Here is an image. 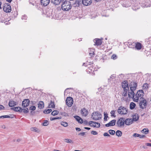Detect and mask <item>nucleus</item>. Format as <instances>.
Masks as SVG:
<instances>
[{
	"instance_id": "obj_1",
	"label": "nucleus",
	"mask_w": 151,
	"mask_h": 151,
	"mask_svg": "<svg viewBox=\"0 0 151 151\" xmlns=\"http://www.w3.org/2000/svg\"><path fill=\"white\" fill-rule=\"evenodd\" d=\"M70 3L69 1H65L62 4L61 8L63 11H68L71 8Z\"/></svg>"
},
{
	"instance_id": "obj_2",
	"label": "nucleus",
	"mask_w": 151,
	"mask_h": 151,
	"mask_svg": "<svg viewBox=\"0 0 151 151\" xmlns=\"http://www.w3.org/2000/svg\"><path fill=\"white\" fill-rule=\"evenodd\" d=\"M144 93L142 90H140L138 91L135 95L134 97V101L137 102L139 99H142L144 96Z\"/></svg>"
},
{
	"instance_id": "obj_3",
	"label": "nucleus",
	"mask_w": 151,
	"mask_h": 151,
	"mask_svg": "<svg viewBox=\"0 0 151 151\" xmlns=\"http://www.w3.org/2000/svg\"><path fill=\"white\" fill-rule=\"evenodd\" d=\"M101 114L98 112H95L91 115L92 118L94 120H98L101 118Z\"/></svg>"
},
{
	"instance_id": "obj_4",
	"label": "nucleus",
	"mask_w": 151,
	"mask_h": 151,
	"mask_svg": "<svg viewBox=\"0 0 151 151\" xmlns=\"http://www.w3.org/2000/svg\"><path fill=\"white\" fill-rule=\"evenodd\" d=\"M118 112L120 114H126L128 112L127 109L124 107H119L117 110Z\"/></svg>"
},
{
	"instance_id": "obj_5",
	"label": "nucleus",
	"mask_w": 151,
	"mask_h": 151,
	"mask_svg": "<svg viewBox=\"0 0 151 151\" xmlns=\"http://www.w3.org/2000/svg\"><path fill=\"white\" fill-rule=\"evenodd\" d=\"M125 119L122 117L120 118L117 121L116 125L118 127H123L125 123Z\"/></svg>"
},
{
	"instance_id": "obj_6",
	"label": "nucleus",
	"mask_w": 151,
	"mask_h": 151,
	"mask_svg": "<svg viewBox=\"0 0 151 151\" xmlns=\"http://www.w3.org/2000/svg\"><path fill=\"white\" fill-rule=\"evenodd\" d=\"M147 104V102L146 100L142 98L139 103V105L140 108L142 109L145 108Z\"/></svg>"
},
{
	"instance_id": "obj_7",
	"label": "nucleus",
	"mask_w": 151,
	"mask_h": 151,
	"mask_svg": "<svg viewBox=\"0 0 151 151\" xmlns=\"http://www.w3.org/2000/svg\"><path fill=\"white\" fill-rule=\"evenodd\" d=\"M66 104L68 107H71L73 103V99L70 97H67L66 100Z\"/></svg>"
},
{
	"instance_id": "obj_8",
	"label": "nucleus",
	"mask_w": 151,
	"mask_h": 151,
	"mask_svg": "<svg viewBox=\"0 0 151 151\" xmlns=\"http://www.w3.org/2000/svg\"><path fill=\"white\" fill-rule=\"evenodd\" d=\"M3 10L6 13H9L11 11V8L10 5L8 4H4L3 7Z\"/></svg>"
},
{
	"instance_id": "obj_9",
	"label": "nucleus",
	"mask_w": 151,
	"mask_h": 151,
	"mask_svg": "<svg viewBox=\"0 0 151 151\" xmlns=\"http://www.w3.org/2000/svg\"><path fill=\"white\" fill-rule=\"evenodd\" d=\"M29 104V99H25L22 103V106L24 107L28 106Z\"/></svg>"
},
{
	"instance_id": "obj_10",
	"label": "nucleus",
	"mask_w": 151,
	"mask_h": 151,
	"mask_svg": "<svg viewBox=\"0 0 151 151\" xmlns=\"http://www.w3.org/2000/svg\"><path fill=\"white\" fill-rule=\"evenodd\" d=\"M129 86L131 90L132 91H134L136 89L137 84L134 82H132L130 85H129Z\"/></svg>"
},
{
	"instance_id": "obj_11",
	"label": "nucleus",
	"mask_w": 151,
	"mask_h": 151,
	"mask_svg": "<svg viewBox=\"0 0 151 151\" xmlns=\"http://www.w3.org/2000/svg\"><path fill=\"white\" fill-rule=\"evenodd\" d=\"M122 87L124 91H127L129 89L128 83L127 81H124L122 83Z\"/></svg>"
},
{
	"instance_id": "obj_12",
	"label": "nucleus",
	"mask_w": 151,
	"mask_h": 151,
	"mask_svg": "<svg viewBox=\"0 0 151 151\" xmlns=\"http://www.w3.org/2000/svg\"><path fill=\"white\" fill-rule=\"evenodd\" d=\"M81 112L82 116L86 117L88 114V111L85 108H83L81 110Z\"/></svg>"
},
{
	"instance_id": "obj_13",
	"label": "nucleus",
	"mask_w": 151,
	"mask_h": 151,
	"mask_svg": "<svg viewBox=\"0 0 151 151\" xmlns=\"http://www.w3.org/2000/svg\"><path fill=\"white\" fill-rule=\"evenodd\" d=\"M116 121L113 119L110 122L108 123L105 124V126L106 127L112 126H114L116 123Z\"/></svg>"
},
{
	"instance_id": "obj_14",
	"label": "nucleus",
	"mask_w": 151,
	"mask_h": 151,
	"mask_svg": "<svg viewBox=\"0 0 151 151\" xmlns=\"http://www.w3.org/2000/svg\"><path fill=\"white\" fill-rule=\"evenodd\" d=\"M83 4L86 6L90 5L92 3V0H82Z\"/></svg>"
},
{
	"instance_id": "obj_15",
	"label": "nucleus",
	"mask_w": 151,
	"mask_h": 151,
	"mask_svg": "<svg viewBox=\"0 0 151 151\" xmlns=\"http://www.w3.org/2000/svg\"><path fill=\"white\" fill-rule=\"evenodd\" d=\"M133 119L131 118L127 119L125 121V123L127 125H129L132 124L133 122Z\"/></svg>"
},
{
	"instance_id": "obj_16",
	"label": "nucleus",
	"mask_w": 151,
	"mask_h": 151,
	"mask_svg": "<svg viewBox=\"0 0 151 151\" xmlns=\"http://www.w3.org/2000/svg\"><path fill=\"white\" fill-rule=\"evenodd\" d=\"M50 0H41L40 2L41 4L44 6H47L49 3Z\"/></svg>"
},
{
	"instance_id": "obj_17",
	"label": "nucleus",
	"mask_w": 151,
	"mask_h": 151,
	"mask_svg": "<svg viewBox=\"0 0 151 151\" xmlns=\"http://www.w3.org/2000/svg\"><path fill=\"white\" fill-rule=\"evenodd\" d=\"M11 109L16 111H19V112H22V109L19 107H16L12 108Z\"/></svg>"
},
{
	"instance_id": "obj_18",
	"label": "nucleus",
	"mask_w": 151,
	"mask_h": 151,
	"mask_svg": "<svg viewBox=\"0 0 151 151\" xmlns=\"http://www.w3.org/2000/svg\"><path fill=\"white\" fill-rule=\"evenodd\" d=\"M139 118V116L137 114H135L133 116L132 118V119H133V121H136L138 120Z\"/></svg>"
},
{
	"instance_id": "obj_19",
	"label": "nucleus",
	"mask_w": 151,
	"mask_h": 151,
	"mask_svg": "<svg viewBox=\"0 0 151 151\" xmlns=\"http://www.w3.org/2000/svg\"><path fill=\"white\" fill-rule=\"evenodd\" d=\"M17 105V103L13 101H9V105L10 107H13Z\"/></svg>"
},
{
	"instance_id": "obj_20",
	"label": "nucleus",
	"mask_w": 151,
	"mask_h": 151,
	"mask_svg": "<svg viewBox=\"0 0 151 151\" xmlns=\"http://www.w3.org/2000/svg\"><path fill=\"white\" fill-rule=\"evenodd\" d=\"M76 120L79 123L82 124L83 123L82 119L78 116H76L74 117Z\"/></svg>"
},
{
	"instance_id": "obj_21",
	"label": "nucleus",
	"mask_w": 151,
	"mask_h": 151,
	"mask_svg": "<svg viewBox=\"0 0 151 151\" xmlns=\"http://www.w3.org/2000/svg\"><path fill=\"white\" fill-rule=\"evenodd\" d=\"M61 1V0H51V2L53 3L55 5L59 4Z\"/></svg>"
},
{
	"instance_id": "obj_22",
	"label": "nucleus",
	"mask_w": 151,
	"mask_h": 151,
	"mask_svg": "<svg viewBox=\"0 0 151 151\" xmlns=\"http://www.w3.org/2000/svg\"><path fill=\"white\" fill-rule=\"evenodd\" d=\"M129 97L130 98H132L134 100V91H132L131 90V92H129L128 94Z\"/></svg>"
},
{
	"instance_id": "obj_23",
	"label": "nucleus",
	"mask_w": 151,
	"mask_h": 151,
	"mask_svg": "<svg viewBox=\"0 0 151 151\" xmlns=\"http://www.w3.org/2000/svg\"><path fill=\"white\" fill-rule=\"evenodd\" d=\"M44 107V104L43 102L42 101H40L38 104V108L41 109H42Z\"/></svg>"
},
{
	"instance_id": "obj_24",
	"label": "nucleus",
	"mask_w": 151,
	"mask_h": 151,
	"mask_svg": "<svg viewBox=\"0 0 151 151\" xmlns=\"http://www.w3.org/2000/svg\"><path fill=\"white\" fill-rule=\"evenodd\" d=\"M135 47L137 50H139L142 48L141 44L139 42H138L136 44Z\"/></svg>"
},
{
	"instance_id": "obj_25",
	"label": "nucleus",
	"mask_w": 151,
	"mask_h": 151,
	"mask_svg": "<svg viewBox=\"0 0 151 151\" xmlns=\"http://www.w3.org/2000/svg\"><path fill=\"white\" fill-rule=\"evenodd\" d=\"M96 45H101L102 43L101 40L100 39H97L95 40Z\"/></svg>"
},
{
	"instance_id": "obj_26",
	"label": "nucleus",
	"mask_w": 151,
	"mask_h": 151,
	"mask_svg": "<svg viewBox=\"0 0 151 151\" xmlns=\"http://www.w3.org/2000/svg\"><path fill=\"white\" fill-rule=\"evenodd\" d=\"M30 129L32 131L37 132H40V130L39 129L35 127H32Z\"/></svg>"
},
{
	"instance_id": "obj_27",
	"label": "nucleus",
	"mask_w": 151,
	"mask_h": 151,
	"mask_svg": "<svg viewBox=\"0 0 151 151\" xmlns=\"http://www.w3.org/2000/svg\"><path fill=\"white\" fill-rule=\"evenodd\" d=\"M141 132L142 133L146 134L148 133L149 130L147 128H144L141 131Z\"/></svg>"
},
{
	"instance_id": "obj_28",
	"label": "nucleus",
	"mask_w": 151,
	"mask_h": 151,
	"mask_svg": "<svg viewBox=\"0 0 151 151\" xmlns=\"http://www.w3.org/2000/svg\"><path fill=\"white\" fill-rule=\"evenodd\" d=\"M149 85L147 83H144L143 86L142 88L145 90H147L149 88Z\"/></svg>"
},
{
	"instance_id": "obj_29",
	"label": "nucleus",
	"mask_w": 151,
	"mask_h": 151,
	"mask_svg": "<svg viewBox=\"0 0 151 151\" xmlns=\"http://www.w3.org/2000/svg\"><path fill=\"white\" fill-rule=\"evenodd\" d=\"M135 106L136 104L132 102L130 104V109H132L135 108Z\"/></svg>"
},
{
	"instance_id": "obj_30",
	"label": "nucleus",
	"mask_w": 151,
	"mask_h": 151,
	"mask_svg": "<svg viewBox=\"0 0 151 151\" xmlns=\"http://www.w3.org/2000/svg\"><path fill=\"white\" fill-rule=\"evenodd\" d=\"M64 141L65 142H66L67 143H73V141L71 140V139H64Z\"/></svg>"
},
{
	"instance_id": "obj_31",
	"label": "nucleus",
	"mask_w": 151,
	"mask_h": 151,
	"mask_svg": "<svg viewBox=\"0 0 151 151\" xmlns=\"http://www.w3.org/2000/svg\"><path fill=\"white\" fill-rule=\"evenodd\" d=\"M116 135L118 137H120L122 134V132L120 130H117L116 132Z\"/></svg>"
},
{
	"instance_id": "obj_32",
	"label": "nucleus",
	"mask_w": 151,
	"mask_h": 151,
	"mask_svg": "<svg viewBox=\"0 0 151 151\" xmlns=\"http://www.w3.org/2000/svg\"><path fill=\"white\" fill-rule=\"evenodd\" d=\"M49 106L50 108H54L55 107V105L54 102L51 101L50 103L49 104Z\"/></svg>"
},
{
	"instance_id": "obj_33",
	"label": "nucleus",
	"mask_w": 151,
	"mask_h": 151,
	"mask_svg": "<svg viewBox=\"0 0 151 151\" xmlns=\"http://www.w3.org/2000/svg\"><path fill=\"white\" fill-rule=\"evenodd\" d=\"M100 123L98 122H94L93 124V127L99 128L100 127Z\"/></svg>"
},
{
	"instance_id": "obj_34",
	"label": "nucleus",
	"mask_w": 151,
	"mask_h": 151,
	"mask_svg": "<svg viewBox=\"0 0 151 151\" xmlns=\"http://www.w3.org/2000/svg\"><path fill=\"white\" fill-rule=\"evenodd\" d=\"M60 124L64 127H67L68 125V124L67 122H61L60 123Z\"/></svg>"
},
{
	"instance_id": "obj_35",
	"label": "nucleus",
	"mask_w": 151,
	"mask_h": 151,
	"mask_svg": "<svg viewBox=\"0 0 151 151\" xmlns=\"http://www.w3.org/2000/svg\"><path fill=\"white\" fill-rule=\"evenodd\" d=\"M59 112L57 110H54L51 113V114L53 116H55L57 115Z\"/></svg>"
},
{
	"instance_id": "obj_36",
	"label": "nucleus",
	"mask_w": 151,
	"mask_h": 151,
	"mask_svg": "<svg viewBox=\"0 0 151 151\" xmlns=\"http://www.w3.org/2000/svg\"><path fill=\"white\" fill-rule=\"evenodd\" d=\"M52 111L51 109H48L45 110L44 111V112L45 114H48L50 113Z\"/></svg>"
},
{
	"instance_id": "obj_37",
	"label": "nucleus",
	"mask_w": 151,
	"mask_h": 151,
	"mask_svg": "<svg viewBox=\"0 0 151 151\" xmlns=\"http://www.w3.org/2000/svg\"><path fill=\"white\" fill-rule=\"evenodd\" d=\"M49 124V122L48 121L46 120H45L44 122L43 123V125L44 126H47Z\"/></svg>"
},
{
	"instance_id": "obj_38",
	"label": "nucleus",
	"mask_w": 151,
	"mask_h": 151,
	"mask_svg": "<svg viewBox=\"0 0 151 151\" xmlns=\"http://www.w3.org/2000/svg\"><path fill=\"white\" fill-rule=\"evenodd\" d=\"M115 111L113 110H112L110 112V114H111V116H114V117H115L116 116L114 115L115 113Z\"/></svg>"
},
{
	"instance_id": "obj_39",
	"label": "nucleus",
	"mask_w": 151,
	"mask_h": 151,
	"mask_svg": "<svg viewBox=\"0 0 151 151\" xmlns=\"http://www.w3.org/2000/svg\"><path fill=\"white\" fill-rule=\"evenodd\" d=\"M109 133L112 135H114L115 133V131L112 130H109Z\"/></svg>"
},
{
	"instance_id": "obj_40",
	"label": "nucleus",
	"mask_w": 151,
	"mask_h": 151,
	"mask_svg": "<svg viewBox=\"0 0 151 151\" xmlns=\"http://www.w3.org/2000/svg\"><path fill=\"white\" fill-rule=\"evenodd\" d=\"M23 111L24 113H27L29 112V110L27 108H26V109H22V112Z\"/></svg>"
},
{
	"instance_id": "obj_41",
	"label": "nucleus",
	"mask_w": 151,
	"mask_h": 151,
	"mask_svg": "<svg viewBox=\"0 0 151 151\" xmlns=\"http://www.w3.org/2000/svg\"><path fill=\"white\" fill-rule=\"evenodd\" d=\"M104 119L105 120H107V118L108 117L107 114L105 112L104 113Z\"/></svg>"
},
{
	"instance_id": "obj_42",
	"label": "nucleus",
	"mask_w": 151,
	"mask_h": 151,
	"mask_svg": "<svg viewBox=\"0 0 151 151\" xmlns=\"http://www.w3.org/2000/svg\"><path fill=\"white\" fill-rule=\"evenodd\" d=\"M111 58L112 59H113L114 60H115L117 59V56L115 54H113L111 57Z\"/></svg>"
},
{
	"instance_id": "obj_43",
	"label": "nucleus",
	"mask_w": 151,
	"mask_h": 151,
	"mask_svg": "<svg viewBox=\"0 0 151 151\" xmlns=\"http://www.w3.org/2000/svg\"><path fill=\"white\" fill-rule=\"evenodd\" d=\"M91 134L94 135H97L98 134V132L95 131H92L91 132Z\"/></svg>"
},
{
	"instance_id": "obj_44",
	"label": "nucleus",
	"mask_w": 151,
	"mask_h": 151,
	"mask_svg": "<svg viewBox=\"0 0 151 151\" xmlns=\"http://www.w3.org/2000/svg\"><path fill=\"white\" fill-rule=\"evenodd\" d=\"M61 115L64 116H68V114L65 112H62L61 113Z\"/></svg>"
},
{
	"instance_id": "obj_45",
	"label": "nucleus",
	"mask_w": 151,
	"mask_h": 151,
	"mask_svg": "<svg viewBox=\"0 0 151 151\" xmlns=\"http://www.w3.org/2000/svg\"><path fill=\"white\" fill-rule=\"evenodd\" d=\"M133 136L135 137H139V134L136 133H134L133 134Z\"/></svg>"
},
{
	"instance_id": "obj_46",
	"label": "nucleus",
	"mask_w": 151,
	"mask_h": 151,
	"mask_svg": "<svg viewBox=\"0 0 151 151\" xmlns=\"http://www.w3.org/2000/svg\"><path fill=\"white\" fill-rule=\"evenodd\" d=\"M36 109V107L34 106H32L30 107L29 109L30 110H34Z\"/></svg>"
},
{
	"instance_id": "obj_47",
	"label": "nucleus",
	"mask_w": 151,
	"mask_h": 151,
	"mask_svg": "<svg viewBox=\"0 0 151 151\" xmlns=\"http://www.w3.org/2000/svg\"><path fill=\"white\" fill-rule=\"evenodd\" d=\"M10 117L8 115H4L0 116V118H9Z\"/></svg>"
},
{
	"instance_id": "obj_48",
	"label": "nucleus",
	"mask_w": 151,
	"mask_h": 151,
	"mask_svg": "<svg viewBox=\"0 0 151 151\" xmlns=\"http://www.w3.org/2000/svg\"><path fill=\"white\" fill-rule=\"evenodd\" d=\"M85 134L86 132H81L78 134V135L79 136H84V135Z\"/></svg>"
},
{
	"instance_id": "obj_49",
	"label": "nucleus",
	"mask_w": 151,
	"mask_h": 151,
	"mask_svg": "<svg viewBox=\"0 0 151 151\" xmlns=\"http://www.w3.org/2000/svg\"><path fill=\"white\" fill-rule=\"evenodd\" d=\"M104 136H107L108 137H110V135L108 133L105 132L104 134H103Z\"/></svg>"
},
{
	"instance_id": "obj_50",
	"label": "nucleus",
	"mask_w": 151,
	"mask_h": 151,
	"mask_svg": "<svg viewBox=\"0 0 151 151\" xmlns=\"http://www.w3.org/2000/svg\"><path fill=\"white\" fill-rule=\"evenodd\" d=\"M94 122L93 121H90L89 122V124L91 126L93 127V124Z\"/></svg>"
},
{
	"instance_id": "obj_51",
	"label": "nucleus",
	"mask_w": 151,
	"mask_h": 151,
	"mask_svg": "<svg viewBox=\"0 0 151 151\" xmlns=\"http://www.w3.org/2000/svg\"><path fill=\"white\" fill-rule=\"evenodd\" d=\"M145 137V136L144 135H140L139 134V137L140 138H143Z\"/></svg>"
},
{
	"instance_id": "obj_52",
	"label": "nucleus",
	"mask_w": 151,
	"mask_h": 151,
	"mask_svg": "<svg viewBox=\"0 0 151 151\" xmlns=\"http://www.w3.org/2000/svg\"><path fill=\"white\" fill-rule=\"evenodd\" d=\"M127 91H124V92L123 93V95L124 96H125L127 95Z\"/></svg>"
},
{
	"instance_id": "obj_53",
	"label": "nucleus",
	"mask_w": 151,
	"mask_h": 151,
	"mask_svg": "<svg viewBox=\"0 0 151 151\" xmlns=\"http://www.w3.org/2000/svg\"><path fill=\"white\" fill-rule=\"evenodd\" d=\"M145 144L147 146H150V147H151V143H146Z\"/></svg>"
},
{
	"instance_id": "obj_54",
	"label": "nucleus",
	"mask_w": 151,
	"mask_h": 151,
	"mask_svg": "<svg viewBox=\"0 0 151 151\" xmlns=\"http://www.w3.org/2000/svg\"><path fill=\"white\" fill-rule=\"evenodd\" d=\"M4 107L1 105H0V110L3 109Z\"/></svg>"
},
{
	"instance_id": "obj_55",
	"label": "nucleus",
	"mask_w": 151,
	"mask_h": 151,
	"mask_svg": "<svg viewBox=\"0 0 151 151\" xmlns=\"http://www.w3.org/2000/svg\"><path fill=\"white\" fill-rule=\"evenodd\" d=\"M76 130L78 131H80L81 130V129L79 128L76 127Z\"/></svg>"
},
{
	"instance_id": "obj_56",
	"label": "nucleus",
	"mask_w": 151,
	"mask_h": 151,
	"mask_svg": "<svg viewBox=\"0 0 151 151\" xmlns=\"http://www.w3.org/2000/svg\"><path fill=\"white\" fill-rule=\"evenodd\" d=\"M115 77V76L114 75H111V76H110V78L113 79Z\"/></svg>"
},
{
	"instance_id": "obj_57",
	"label": "nucleus",
	"mask_w": 151,
	"mask_h": 151,
	"mask_svg": "<svg viewBox=\"0 0 151 151\" xmlns=\"http://www.w3.org/2000/svg\"><path fill=\"white\" fill-rule=\"evenodd\" d=\"M92 52H93V51H92ZM89 55L91 56H92L94 54H93V52H90L89 53Z\"/></svg>"
},
{
	"instance_id": "obj_58",
	"label": "nucleus",
	"mask_w": 151,
	"mask_h": 151,
	"mask_svg": "<svg viewBox=\"0 0 151 151\" xmlns=\"http://www.w3.org/2000/svg\"><path fill=\"white\" fill-rule=\"evenodd\" d=\"M50 119L51 121H52L54 120H55L56 118H50Z\"/></svg>"
},
{
	"instance_id": "obj_59",
	"label": "nucleus",
	"mask_w": 151,
	"mask_h": 151,
	"mask_svg": "<svg viewBox=\"0 0 151 151\" xmlns=\"http://www.w3.org/2000/svg\"><path fill=\"white\" fill-rule=\"evenodd\" d=\"M84 129H87L88 130H89L90 129H91V128H90L87 127H85Z\"/></svg>"
},
{
	"instance_id": "obj_60",
	"label": "nucleus",
	"mask_w": 151,
	"mask_h": 151,
	"mask_svg": "<svg viewBox=\"0 0 151 151\" xmlns=\"http://www.w3.org/2000/svg\"><path fill=\"white\" fill-rule=\"evenodd\" d=\"M21 141V139H19L17 140V141L18 142H19Z\"/></svg>"
},
{
	"instance_id": "obj_61",
	"label": "nucleus",
	"mask_w": 151,
	"mask_h": 151,
	"mask_svg": "<svg viewBox=\"0 0 151 151\" xmlns=\"http://www.w3.org/2000/svg\"><path fill=\"white\" fill-rule=\"evenodd\" d=\"M6 1L9 3L11 2L12 1V0H6Z\"/></svg>"
},
{
	"instance_id": "obj_62",
	"label": "nucleus",
	"mask_w": 151,
	"mask_h": 151,
	"mask_svg": "<svg viewBox=\"0 0 151 151\" xmlns=\"http://www.w3.org/2000/svg\"><path fill=\"white\" fill-rule=\"evenodd\" d=\"M56 118V119H61V117H56L55 118Z\"/></svg>"
},
{
	"instance_id": "obj_63",
	"label": "nucleus",
	"mask_w": 151,
	"mask_h": 151,
	"mask_svg": "<svg viewBox=\"0 0 151 151\" xmlns=\"http://www.w3.org/2000/svg\"><path fill=\"white\" fill-rule=\"evenodd\" d=\"M54 151H61L58 150H54Z\"/></svg>"
},
{
	"instance_id": "obj_64",
	"label": "nucleus",
	"mask_w": 151,
	"mask_h": 151,
	"mask_svg": "<svg viewBox=\"0 0 151 151\" xmlns=\"http://www.w3.org/2000/svg\"><path fill=\"white\" fill-rule=\"evenodd\" d=\"M74 151H81V150H75Z\"/></svg>"
}]
</instances>
